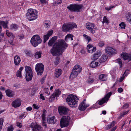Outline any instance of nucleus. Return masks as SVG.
Returning a JSON list of instances; mask_svg holds the SVG:
<instances>
[{
    "instance_id": "1",
    "label": "nucleus",
    "mask_w": 131,
    "mask_h": 131,
    "mask_svg": "<svg viewBox=\"0 0 131 131\" xmlns=\"http://www.w3.org/2000/svg\"><path fill=\"white\" fill-rule=\"evenodd\" d=\"M67 46L64 40L59 39L53 45L50 49V53L53 56L61 55L67 48Z\"/></svg>"
},
{
    "instance_id": "2",
    "label": "nucleus",
    "mask_w": 131,
    "mask_h": 131,
    "mask_svg": "<svg viewBox=\"0 0 131 131\" xmlns=\"http://www.w3.org/2000/svg\"><path fill=\"white\" fill-rule=\"evenodd\" d=\"M79 100V99L77 96L72 94H70L66 99L68 105L72 108L77 106Z\"/></svg>"
},
{
    "instance_id": "3",
    "label": "nucleus",
    "mask_w": 131,
    "mask_h": 131,
    "mask_svg": "<svg viewBox=\"0 0 131 131\" xmlns=\"http://www.w3.org/2000/svg\"><path fill=\"white\" fill-rule=\"evenodd\" d=\"M27 18L29 21L36 19L38 16V12L36 9L32 8L28 9L26 14Z\"/></svg>"
},
{
    "instance_id": "4",
    "label": "nucleus",
    "mask_w": 131,
    "mask_h": 131,
    "mask_svg": "<svg viewBox=\"0 0 131 131\" xmlns=\"http://www.w3.org/2000/svg\"><path fill=\"white\" fill-rule=\"evenodd\" d=\"M112 93L111 92L108 93L105 95V96L101 99L98 100L96 103L94 104L92 107L95 108H97L96 106V103H98L99 105H101L104 103H106L109 99V98L112 95Z\"/></svg>"
},
{
    "instance_id": "5",
    "label": "nucleus",
    "mask_w": 131,
    "mask_h": 131,
    "mask_svg": "<svg viewBox=\"0 0 131 131\" xmlns=\"http://www.w3.org/2000/svg\"><path fill=\"white\" fill-rule=\"evenodd\" d=\"M77 27V26L75 23H66L64 24L63 25L62 30L63 31L67 32L71 30L74 28H76Z\"/></svg>"
},
{
    "instance_id": "6",
    "label": "nucleus",
    "mask_w": 131,
    "mask_h": 131,
    "mask_svg": "<svg viewBox=\"0 0 131 131\" xmlns=\"http://www.w3.org/2000/svg\"><path fill=\"white\" fill-rule=\"evenodd\" d=\"M25 78L27 81L31 80L33 76V72L31 68L29 66H26L25 67Z\"/></svg>"
},
{
    "instance_id": "7",
    "label": "nucleus",
    "mask_w": 131,
    "mask_h": 131,
    "mask_svg": "<svg viewBox=\"0 0 131 131\" xmlns=\"http://www.w3.org/2000/svg\"><path fill=\"white\" fill-rule=\"evenodd\" d=\"M42 41L41 39L38 35L34 36L31 38L30 42L32 45L34 47H36Z\"/></svg>"
},
{
    "instance_id": "8",
    "label": "nucleus",
    "mask_w": 131,
    "mask_h": 131,
    "mask_svg": "<svg viewBox=\"0 0 131 131\" xmlns=\"http://www.w3.org/2000/svg\"><path fill=\"white\" fill-rule=\"evenodd\" d=\"M82 7L81 4H77L68 6L67 8L71 11L79 12Z\"/></svg>"
},
{
    "instance_id": "9",
    "label": "nucleus",
    "mask_w": 131,
    "mask_h": 131,
    "mask_svg": "<svg viewBox=\"0 0 131 131\" xmlns=\"http://www.w3.org/2000/svg\"><path fill=\"white\" fill-rule=\"evenodd\" d=\"M70 118L68 116H64L61 119L60 125L61 128L67 127L69 125Z\"/></svg>"
},
{
    "instance_id": "10",
    "label": "nucleus",
    "mask_w": 131,
    "mask_h": 131,
    "mask_svg": "<svg viewBox=\"0 0 131 131\" xmlns=\"http://www.w3.org/2000/svg\"><path fill=\"white\" fill-rule=\"evenodd\" d=\"M86 27L88 30L90 31L92 34L95 32V31L97 30V28L95 27V25L93 23H88L86 24Z\"/></svg>"
},
{
    "instance_id": "11",
    "label": "nucleus",
    "mask_w": 131,
    "mask_h": 131,
    "mask_svg": "<svg viewBox=\"0 0 131 131\" xmlns=\"http://www.w3.org/2000/svg\"><path fill=\"white\" fill-rule=\"evenodd\" d=\"M37 74L41 75L42 74L44 70V66L41 63H40L36 64L35 68Z\"/></svg>"
},
{
    "instance_id": "12",
    "label": "nucleus",
    "mask_w": 131,
    "mask_h": 131,
    "mask_svg": "<svg viewBox=\"0 0 131 131\" xmlns=\"http://www.w3.org/2000/svg\"><path fill=\"white\" fill-rule=\"evenodd\" d=\"M30 127L32 128V131H40L41 130L40 126L36 123H31L30 125Z\"/></svg>"
},
{
    "instance_id": "13",
    "label": "nucleus",
    "mask_w": 131,
    "mask_h": 131,
    "mask_svg": "<svg viewBox=\"0 0 131 131\" xmlns=\"http://www.w3.org/2000/svg\"><path fill=\"white\" fill-rule=\"evenodd\" d=\"M58 111L61 115L67 114L69 111V109L64 106H60L58 108Z\"/></svg>"
},
{
    "instance_id": "14",
    "label": "nucleus",
    "mask_w": 131,
    "mask_h": 131,
    "mask_svg": "<svg viewBox=\"0 0 131 131\" xmlns=\"http://www.w3.org/2000/svg\"><path fill=\"white\" fill-rule=\"evenodd\" d=\"M105 50L106 52L110 55L116 53V51L115 49L110 47H106Z\"/></svg>"
},
{
    "instance_id": "15",
    "label": "nucleus",
    "mask_w": 131,
    "mask_h": 131,
    "mask_svg": "<svg viewBox=\"0 0 131 131\" xmlns=\"http://www.w3.org/2000/svg\"><path fill=\"white\" fill-rule=\"evenodd\" d=\"M86 101L85 99H84V100L80 103L79 106V109L80 110L84 111L85 110L87 107L89 106V104H86L85 103Z\"/></svg>"
},
{
    "instance_id": "16",
    "label": "nucleus",
    "mask_w": 131,
    "mask_h": 131,
    "mask_svg": "<svg viewBox=\"0 0 131 131\" xmlns=\"http://www.w3.org/2000/svg\"><path fill=\"white\" fill-rule=\"evenodd\" d=\"M6 34L8 37L11 38L10 41H8L9 43L12 45H13V40L14 37V36L12 32H10L8 30H7L6 31Z\"/></svg>"
},
{
    "instance_id": "17",
    "label": "nucleus",
    "mask_w": 131,
    "mask_h": 131,
    "mask_svg": "<svg viewBox=\"0 0 131 131\" xmlns=\"http://www.w3.org/2000/svg\"><path fill=\"white\" fill-rule=\"evenodd\" d=\"M121 57L124 60H128L129 61L131 60V54L125 52H123L121 54Z\"/></svg>"
},
{
    "instance_id": "18",
    "label": "nucleus",
    "mask_w": 131,
    "mask_h": 131,
    "mask_svg": "<svg viewBox=\"0 0 131 131\" xmlns=\"http://www.w3.org/2000/svg\"><path fill=\"white\" fill-rule=\"evenodd\" d=\"M87 51L90 53H92L96 50L95 47H94L92 45L89 44L87 47Z\"/></svg>"
},
{
    "instance_id": "19",
    "label": "nucleus",
    "mask_w": 131,
    "mask_h": 131,
    "mask_svg": "<svg viewBox=\"0 0 131 131\" xmlns=\"http://www.w3.org/2000/svg\"><path fill=\"white\" fill-rule=\"evenodd\" d=\"M101 53L100 51H97L92 55V59L96 60L101 56Z\"/></svg>"
},
{
    "instance_id": "20",
    "label": "nucleus",
    "mask_w": 131,
    "mask_h": 131,
    "mask_svg": "<svg viewBox=\"0 0 131 131\" xmlns=\"http://www.w3.org/2000/svg\"><path fill=\"white\" fill-rule=\"evenodd\" d=\"M21 105V102L20 100H16L13 101L12 103V105L15 108Z\"/></svg>"
},
{
    "instance_id": "21",
    "label": "nucleus",
    "mask_w": 131,
    "mask_h": 131,
    "mask_svg": "<svg viewBox=\"0 0 131 131\" xmlns=\"http://www.w3.org/2000/svg\"><path fill=\"white\" fill-rule=\"evenodd\" d=\"M100 65V62L98 61L94 60L92 61L90 64L91 67L94 68L99 66Z\"/></svg>"
},
{
    "instance_id": "22",
    "label": "nucleus",
    "mask_w": 131,
    "mask_h": 131,
    "mask_svg": "<svg viewBox=\"0 0 131 131\" xmlns=\"http://www.w3.org/2000/svg\"><path fill=\"white\" fill-rule=\"evenodd\" d=\"M57 39V36H54L52 37L48 41V45L50 46H51Z\"/></svg>"
},
{
    "instance_id": "23",
    "label": "nucleus",
    "mask_w": 131,
    "mask_h": 131,
    "mask_svg": "<svg viewBox=\"0 0 131 131\" xmlns=\"http://www.w3.org/2000/svg\"><path fill=\"white\" fill-rule=\"evenodd\" d=\"M5 92L6 95L9 97H12L13 96L14 94V91L9 89L6 90Z\"/></svg>"
},
{
    "instance_id": "24",
    "label": "nucleus",
    "mask_w": 131,
    "mask_h": 131,
    "mask_svg": "<svg viewBox=\"0 0 131 131\" xmlns=\"http://www.w3.org/2000/svg\"><path fill=\"white\" fill-rule=\"evenodd\" d=\"M47 121L49 124H54L57 121L55 119V116H52L48 118Z\"/></svg>"
},
{
    "instance_id": "25",
    "label": "nucleus",
    "mask_w": 131,
    "mask_h": 131,
    "mask_svg": "<svg viewBox=\"0 0 131 131\" xmlns=\"http://www.w3.org/2000/svg\"><path fill=\"white\" fill-rule=\"evenodd\" d=\"M73 70L79 73L81 71L82 68L80 65H76L74 67Z\"/></svg>"
},
{
    "instance_id": "26",
    "label": "nucleus",
    "mask_w": 131,
    "mask_h": 131,
    "mask_svg": "<svg viewBox=\"0 0 131 131\" xmlns=\"http://www.w3.org/2000/svg\"><path fill=\"white\" fill-rule=\"evenodd\" d=\"M14 62L16 66H18L20 63L21 61L20 58L18 56H16L14 57Z\"/></svg>"
},
{
    "instance_id": "27",
    "label": "nucleus",
    "mask_w": 131,
    "mask_h": 131,
    "mask_svg": "<svg viewBox=\"0 0 131 131\" xmlns=\"http://www.w3.org/2000/svg\"><path fill=\"white\" fill-rule=\"evenodd\" d=\"M79 73L72 70L69 77L70 79L72 80L76 78L78 75Z\"/></svg>"
},
{
    "instance_id": "28",
    "label": "nucleus",
    "mask_w": 131,
    "mask_h": 131,
    "mask_svg": "<svg viewBox=\"0 0 131 131\" xmlns=\"http://www.w3.org/2000/svg\"><path fill=\"white\" fill-rule=\"evenodd\" d=\"M108 75L106 74H101L99 76V79L103 81H106L107 79Z\"/></svg>"
},
{
    "instance_id": "29",
    "label": "nucleus",
    "mask_w": 131,
    "mask_h": 131,
    "mask_svg": "<svg viewBox=\"0 0 131 131\" xmlns=\"http://www.w3.org/2000/svg\"><path fill=\"white\" fill-rule=\"evenodd\" d=\"M61 73V70L60 69H56L54 75L56 78L59 77Z\"/></svg>"
},
{
    "instance_id": "30",
    "label": "nucleus",
    "mask_w": 131,
    "mask_h": 131,
    "mask_svg": "<svg viewBox=\"0 0 131 131\" xmlns=\"http://www.w3.org/2000/svg\"><path fill=\"white\" fill-rule=\"evenodd\" d=\"M115 122L113 121L111 123L106 126L105 128L106 130H108L109 129L113 127L115 124Z\"/></svg>"
},
{
    "instance_id": "31",
    "label": "nucleus",
    "mask_w": 131,
    "mask_h": 131,
    "mask_svg": "<svg viewBox=\"0 0 131 131\" xmlns=\"http://www.w3.org/2000/svg\"><path fill=\"white\" fill-rule=\"evenodd\" d=\"M73 37L72 35L70 34H68L66 36L65 40L67 42L69 40L72 41L73 40Z\"/></svg>"
},
{
    "instance_id": "32",
    "label": "nucleus",
    "mask_w": 131,
    "mask_h": 131,
    "mask_svg": "<svg viewBox=\"0 0 131 131\" xmlns=\"http://www.w3.org/2000/svg\"><path fill=\"white\" fill-rule=\"evenodd\" d=\"M126 20L131 24V13H128L125 15Z\"/></svg>"
},
{
    "instance_id": "33",
    "label": "nucleus",
    "mask_w": 131,
    "mask_h": 131,
    "mask_svg": "<svg viewBox=\"0 0 131 131\" xmlns=\"http://www.w3.org/2000/svg\"><path fill=\"white\" fill-rule=\"evenodd\" d=\"M42 52L41 51L36 52L35 54V57L37 59H38L41 57Z\"/></svg>"
},
{
    "instance_id": "34",
    "label": "nucleus",
    "mask_w": 131,
    "mask_h": 131,
    "mask_svg": "<svg viewBox=\"0 0 131 131\" xmlns=\"http://www.w3.org/2000/svg\"><path fill=\"white\" fill-rule=\"evenodd\" d=\"M61 94V91L59 90H57L55 91V92L53 93L52 94L55 97H57L59 96V95Z\"/></svg>"
},
{
    "instance_id": "35",
    "label": "nucleus",
    "mask_w": 131,
    "mask_h": 131,
    "mask_svg": "<svg viewBox=\"0 0 131 131\" xmlns=\"http://www.w3.org/2000/svg\"><path fill=\"white\" fill-rule=\"evenodd\" d=\"M8 23V22L7 21H0V25H2L4 28H6L7 27V24Z\"/></svg>"
},
{
    "instance_id": "36",
    "label": "nucleus",
    "mask_w": 131,
    "mask_h": 131,
    "mask_svg": "<svg viewBox=\"0 0 131 131\" xmlns=\"http://www.w3.org/2000/svg\"><path fill=\"white\" fill-rule=\"evenodd\" d=\"M44 25L46 28H49L50 26V22L49 20H46L43 22Z\"/></svg>"
},
{
    "instance_id": "37",
    "label": "nucleus",
    "mask_w": 131,
    "mask_h": 131,
    "mask_svg": "<svg viewBox=\"0 0 131 131\" xmlns=\"http://www.w3.org/2000/svg\"><path fill=\"white\" fill-rule=\"evenodd\" d=\"M10 28L12 30H17L18 27V26L16 24H12L10 26Z\"/></svg>"
},
{
    "instance_id": "38",
    "label": "nucleus",
    "mask_w": 131,
    "mask_h": 131,
    "mask_svg": "<svg viewBox=\"0 0 131 131\" xmlns=\"http://www.w3.org/2000/svg\"><path fill=\"white\" fill-rule=\"evenodd\" d=\"M107 58V56L105 54H103L100 59V60L102 62H104L106 61Z\"/></svg>"
},
{
    "instance_id": "39",
    "label": "nucleus",
    "mask_w": 131,
    "mask_h": 131,
    "mask_svg": "<svg viewBox=\"0 0 131 131\" xmlns=\"http://www.w3.org/2000/svg\"><path fill=\"white\" fill-rule=\"evenodd\" d=\"M128 71V70H126L125 72L124 73L122 77L121 78H120V79L119 80V82H121L123 81V80L124 79V78L125 77V76H127V74L126 75H125V73L127 72ZM128 73L127 74L126 73V74H128Z\"/></svg>"
},
{
    "instance_id": "40",
    "label": "nucleus",
    "mask_w": 131,
    "mask_h": 131,
    "mask_svg": "<svg viewBox=\"0 0 131 131\" xmlns=\"http://www.w3.org/2000/svg\"><path fill=\"white\" fill-rule=\"evenodd\" d=\"M129 111H124L122 112L121 113H120V115L119 116V118H121L123 117L125 115L127 114L129 112Z\"/></svg>"
},
{
    "instance_id": "41",
    "label": "nucleus",
    "mask_w": 131,
    "mask_h": 131,
    "mask_svg": "<svg viewBox=\"0 0 131 131\" xmlns=\"http://www.w3.org/2000/svg\"><path fill=\"white\" fill-rule=\"evenodd\" d=\"M109 23V21L108 19L106 17V16H105L103 18V21L102 22L104 24V23H105L107 24H108Z\"/></svg>"
},
{
    "instance_id": "42",
    "label": "nucleus",
    "mask_w": 131,
    "mask_h": 131,
    "mask_svg": "<svg viewBox=\"0 0 131 131\" xmlns=\"http://www.w3.org/2000/svg\"><path fill=\"white\" fill-rule=\"evenodd\" d=\"M83 36L88 41V42H90L91 40V38L87 35L84 34Z\"/></svg>"
},
{
    "instance_id": "43",
    "label": "nucleus",
    "mask_w": 131,
    "mask_h": 131,
    "mask_svg": "<svg viewBox=\"0 0 131 131\" xmlns=\"http://www.w3.org/2000/svg\"><path fill=\"white\" fill-rule=\"evenodd\" d=\"M116 62H117L119 64L120 67H122V62L121 59H118L116 60Z\"/></svg>"
},
{
    "instance_id": "44",
    "label": "nucleus",
    "mask_w": 131,
    "mask_h": 131,
    "mask_svg": "<svg viewBox=\"0 0 131 131\" xmlns=\"http://www.w3.org/2000/svg\"><path fill=\"white\" fill-rule=\"evenodd\" d=\"M55 97L52 94L51 95L50 97L49 98V101L50 102H53L55 99Z\"/></svg>"
},
{
    "instance_id": "45",
    "label": "nucleus",
    "mask_w": 131,
    "mask_h": 131,
    "mask_svg": "<svg viewBox=\"0 0 131 131\" xmlns=\"http://www.w3.org/2000/svg\"><path fill=\"white\" fill-rule=\"evenodd\" d=\"M49 37L47 35H44L43 36L44 40L43 43H45L49 39Z\"/></svg>"
},
{
    "instance_id": "46",
    "label": "nucleus",
    "mask_w": 131,
    "mask_h": 131,
    "mask_svg": "<svg viewBox=\"0 0 131 131\" xmlns=\"http://www.w3.org/2000/svg\"><path fill=\"white\" fill-rule=\"evenodd\" d=\"M119 26L120 27L121 29H125V25L124 23L123 22L121 23L120 24H119Z\"/></svg>"
},
{
    "instance_id": "47",
    "label": "nucleus",
    "mask_w": 131,
    "mask_h": 131,
    "mask_svg": "<svg viewBox=\"0 0 131 131\" xmlns=\"http://www.w3.org/2000/svg\"><path fill=\"white\" fill-rule=\"evenodd\" d=\"M104 45V42L102 41H100L98 44V46L100 47H102Z\"/></svg>"
},
{
    "instance_id": "48",
    "label": "nucleus",
    "mask_w": 131,
    "mask_h": 131,
    "mask_svg": "<svg viewBox=\"0 0 131 131\" xmlns=\"http://www.w3.org/2000/svg\"><path fill=\"white\" fill-rule=\"evenodd\" d=\"M60 58L59 57H57L56 58V60L54 62V64L56 65H57L59 62Z\"/></svg>"
},
{
    "instance_id": "49",
    "label": "nucleus",
    "mask_w": 131,
    "mask_h": 131,
    "mask_svg": "<svg viewBox=\"0 0 131 131\" xmlns=\"http://www.w3.org/2000/svg\"><path fill=\"white\" fill-rule=\"evenodd\" d=\"M45 93L47 95H50V92L49 91V90L48 88H46L45 89Z\"/></svg>"
},
{
    "instance_id": "50",
    "label": "nucleus",
    "mask_w": 131,
    "mask_h": 131,
    "mask_svg": "<svg viewBox=\"0 0 131 131\" xmlns=\"http://www.w3.org/2000/svg\"><path fill=\"white\" fill-rule=\"evenodd\" d=\"M4 120L3 118L0 119V131L1 130L3 126Z\"/></svg>"
},
{
    "instance_id": "51",
    "label": "nucleus",
    "mask_w": 131,
    "mask_h": 131,
    "mask_svg": "<svg viewBox=\"0 0 131 131\" xmlns=\"http://www.w3.org/2000/svg\"><path fill=\"white\" fill-rule=\"evenodd\" d=\"M115 6H111L108 7H105V9L107 10H109L111 9L112 8L114 7H115Z\"/></svg>"
},
{
    "instance_id": "52",
    "label": "nucleus",
    "mask_w": 131,
    "mask_h": 131,
    "mask_svg": "<svg viewBox=\"0 0 131 131\" xmlns=\"http://www.w3.org/2000/svg\"><path fill=\"white\" fill-rule=\"evenodd\" d=\"M14 127L13 126L11 125L8 126L7 128V131H13L14 130Z\"/></svg>"
},
{
    "instance_id": "53",
    "label": "nucleus",
    "mask_w": 131,
    "mask_h": 131,
    "mask_svg": "<svg viewBox=\"0 0 131 131\" xmlns=\"http://www.w3.org/2000/svg\"><path fill=\"white\" fill-rule=\"evenodd\" d=\"M16 75L17 77H21V72L20 71H18L17 72Z\"/></svg>"
},
{
    "instance_id": "54",
    "label": "nucleus",
    "mask_w": 131,
    "mask_h": 131,
    "mask_svg": "<svg viewBox=\"0 0 131 131\" xmlns=\"http://www.w3.org/2000/svg\"><path fill=\"white\" fill-rule=\"evenodd\" d=\"M53 33V31L51 30L48 31L47 35L50 37L52 35Z\"/></svg>"
},
{
    "instance_id": "55",
    "label": "nucleus",
    "mask_w": 131,
    "mask_h": 131,
    "mask_svg": "<svg viewBox=\"0 0 131 131\" xmlns=\"http://www.w3.org/2000/svg\"><path fill=\"white\" fill-rule=\"evenodd\" d=\"M94 81L93 79L92 78H89L88 80V82L89 83H92Z\"/></svg>"
},
{
    "instance_id": "56",
    "label": "nucleus",
    "mask_w": 131,
    "mask_h": 131,
    "mask_svg": "<svg viewBox=\"0 0 131 131\" xmlns=\"http://www.w3.org/2000/svg\"><path fill=\"white\" fill-rule=\"evenodd\" d=\"M62 2V1L61 0H58L55 1V3L56 5L61 4Z\"/></svg>"
},
{
    "instance_id": "57",
    "label": "nucleus",
    "mask_w": 131,
    "mask_h": 131,
    "mask_svg": "<svg viewBox=\"0 0 131 131\" xmlns=\"http://www.w3.org/2000/svg\"><path fill=\"white\" fill-rule=\"evenodd\" d=\"M14 87L16 88V89H18L20 88V85L16 83L14 84Z\"/></svg>"
},
{
    "instance_id": "58",
    "label": "nucleus",
    "mask_w": 131,
    "mask_h": 131,
    "mask_svg": "<svg viewBox=\"0 0 131 131\" xmlns=\"http://www.w3.org/2000/svg\"><path fill=\"white\" fill-rule=\"evenodd\" d=\"M26 116V115L25 113L21 114L19 116V118L20 119H22L23 118H24Z\"/></svg>"
},
{
    "instance_id": "59",
    "label": "nucleus",
    "mask_w": 131,
    "mask_h": 131,
    "mask_svg": "<svg viewBox=\"0 0 131 131\" xmlns=\"http://www.w3.org/2000/svg\"><path fill=\"white\" fill-rule=\"evenodd\" d=\"M17 126L19 127L20 128L22 127V125L21 123L18 122L17 123Z\"/></svg>"
},
{
    "instance_id": "60",
    "label": "nucleus",
    "mask_w": 131,
    "mask_h": 131,
    "mask_svg": "<svg viewBox=\"0 0 131 131\" xmlns=\"http://www.w3.org/2000/svg\"><path fill=\"white\" fill-rule=\"evenodd\" d=\"M40 1L41 4H46L47 2L46 0H40Z\"/></svg>"
},
{
    "instance_id": "61",
    "label": "nucleus",
    "mask_w": 131,
    "mask_h": 131,
    "mask_svg": "<svg viewBox=\"0 0 131 131\" xmlns=\"http://www.w3.org/2000/svg\"><path fill=\"white\" fill-rule=\"evenodd\" d=\"M110 73L111 75L113 76L115 74V71L114 70H111L110 71Z\"/></svg>"
},
{
    "instance_id": "62",
    "label": "nucleus",
    "mask_w": 131,
    "mask_h": 131,
    "mask_svg": "<svg viewBox=\"0 0 131 131\" xmlns=\"http://www.w3.org/2000/svg\"><path fill=\"white\" fill-rule=\"evenodd\" d=\"M32 106L33 107V108L35 109H38L39 108V107L35 104H33Z\"/></svg>"
},
{
    "instance_id": "63",
    "label": "nucleus",
    "mask_w": 131,
    "mask_h": 131,
    "mask_svg": "<svg viewBox=\"0 0 131 131\" xmlns=\"http://www.w3.org/2000/svg\"><path fill=\"white\" fill-rule=\"evenodd\" d=\"M45 114L42 113V118L43 121H44L45 119Z\"/></svg>"
},
{
    "instance_id": "64",
    "label": "nucleus",
    "mask_w": 131,
    "mask_h": 131,
    "mask_svg": "<svg viewBox=\"0 0 131 131\" xmlns=\"http://www.w3.org/2000/svg\"><path fill=\"white\" fill-rule=\"evenodd\" d=\"M117 128V126H116L113 127L110 131H115Z\"/></svg>"
}]
</instances>
